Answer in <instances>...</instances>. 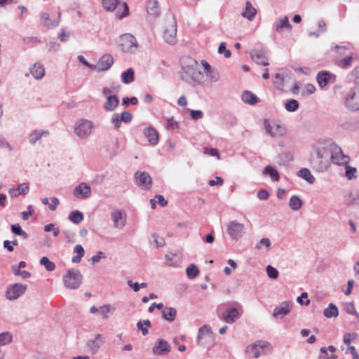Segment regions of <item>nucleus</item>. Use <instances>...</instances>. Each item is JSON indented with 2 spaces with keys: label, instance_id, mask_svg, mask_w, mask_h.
I'll list each match as a JSON object with an SVG mask.
<instances>
[{
  "label": "nucleus",
  "instance_id": "nucleus-1",
  "mask_svg": "<svg viewBox=\"0 0 359 359\" xmlns=\"http://www.w3.org/2000/svg\"><path fill=\"white\" fill-rule=\"evenodd\" d=\"M180 76L185 82L198 84H202L205 77L198 63L194 60H190L189 65L183 66Z\"/></svg>",
  "mask_w": 359,
  "mask_h": 359
},
{
  "label": "nucleus",
  "instance_id": "nucleus-2",
  "mask_svg": "<svg viewBox=\"0 0 359 359\" xmlns=\"http://www.w3.org/2000/svg\"><path fill=\"white\" fill-rule=\"evenodd\" d=\"M62 280L66 288L76 290L82 284L83 276L79 270L72 268L64 274Z\"/></svg>",
  "mask_w": 359,
  "mask_h": 359
},
{
  "label": "nucleus",
  "instance_id": "nucleus-3",
  "mask_svg": "<svg viewBox=\"0 0 359 359\" xmlns=\"http://www.w3.org/2000/svg\"><path fill=\"white\" fill-rule=\"evenodd\" d=\"M95 128L94 123L88 119L80 118L74 126V133L81 140L90 137Z\"/></svg>",
  "mask_w": 359,
  "mask_h": 359
},
{
  "label": "nucleus",
  "instance_id": "nucleus-4",
  "mask_svg": "<svg viewBox=\"0 0 359 359\" xmlns=\"http://www.w3.org/2000/svg\"><path fill=\"white\" fill-rule=\"evenodd\" d=\"M233 306L228 307L223 311L219 318L222 320L229 324H233L235 323L243 313V308L241 304L237 302H231Z\"/></svg>",
  "mask_w": 359,
  "mask_h": 359
},
{
  "label": "nucleus",
  "instance_id": "nucleus-5",
  "mask_svg": "<svg viewBox=\"0 0 359 359\" xmlns=\"http://www.w3.org/2000/svg\"><path fill=\"white\" fill-rule=\"evenodd\" d=\"M103 8L107 11L117 9L116 15L118 19H123L129 14V8L126 2L118 0H102Z\"/></svg>",
  "mask_w": 359,
  "mask_h": 359
},
{
  "label": "nucleus",
  "instance_id": "nucleus-6",
  "mask_svg": "<svg viewBox=\"0 0 359 359\" xmlns=\"http://www.w3.org/2000/svg\"><path fill=\"white\" fill-rule=\"evenodd\" d=\"M310 164L313 169L318 172H323L329 167V159L320 154L319 151L313 149L309 158Z\"/></svg>",
  "mask_w": 359,
  "mask_h": 359
},
{
  "label": "nucleus",
  "instance_id": "nucleus-7",
  "mask_svg": "<svg viewBox=\"0 0 359 359\" xmlns=\"http://www.w3.org/2000/svg\"><path fill=\"white\" fill-rule=\"evenodd\" d=\"M271 350V344L266 341L257 340L248 345L245 348L246 353L251 355L254 358H258L265 354V350Z\"/></svg>",
  "mask_w": 359,
  "mask_h": 359
},
{
  "label": "nucleus",
  "instance_id": "nucleus-8",
  "mask_svg": "<svg viewBox=\"0 0 359 359\" xmlns=\"http://www.w3.org/2000/svg\"><path fill=\"white\" fill-rule=\"evenodd\" d=\"M330 159L332 163L335 165H344L348 164L350 158L344 154L339 146L332 144L330 146Z\"/></svg>",
  "mask_w": 359,
  "mask_h": 359
},
{
  "label": "nucleus",
  "instance_id": "nucleus-9",
  "mask_svg": "<svg viewBox=\"0 0 359 359\" xmlns=\"http://www.w3.org/2000/svg\"><path fill=\"white\" fill-rule=\"evenodd\" d=\"M118 46L124 52L133 53L137 47V41L135 37L130 34H124L120 36Z\"/></svg>",
  "mask_w": 359,
  "mask_h": 359
},
{
  "label": "nucleus",
  "instance_id": "nucleus-10",
  "mask_svg": "<svg viewBox=\"0 0 359 359\" xmlns=\"http://www.w3.org/2000/svg\"><path fill=\"white\" fill-rule=\"evenodd\" d=\"M245 226L236 220L231 221L226 224V231L233 240H239L245 233Z\"/></svg>",
  "mask_w": 359,
  "mask_h": 359
},
{
  "label": "nucleus",
  "instance_id": "nucleus-11",
  "mask_svg": "<svg viewBox=\"0 0 359 359\" xmlns=\"http://www.w3.org/2000/svg\"><path fill=\"white\" fill-rule=\"evenodd\" d=\"M27 285L22 283H14L9 285L6 291V298L8 300H15L22 296L27 290Z\"/></svg>",
  "mask_w": 359,
  "mask_h": 359
},
{
  "label": "nucleus",
  "instance_id": "nucleus-12",
  "mask_svg": "<svg viewBox=\"0 0 359 359\" xmlns=\"http://www.w3.org/2000/svg\"><path fill=\"white\" fill-rule=\"evenodd\" d=\"M346 106L352 111L359 109V85L353 87L346 98Z\"/></svg>",
  "mask_w": 359,
  "mask_h": 359
},
{
  "label": "nucleus",
  "instance_id": "nucleus-13",
  "mask_svg": "<svg viewBox=\"0 0 359 359\" xmlns=\"http://www.w3.org/2000/svg\"><path fill=\"white\" fill-rule=\"evenodd\" d=\"M213 339L211 328L208 325H204L198 330L197 336V344L200 346H207L210 344Z\"/></svg>",
  "mask_w": 359,
  "mask_h": 359
},
{
  "label": "nucleus",
  "instance_id": "nucleus-14",
  "mask_svg": "<svg viewBox=\"0 0 359 359\" xmlns=\"http://www.w3.org/2000/svg\"><path fill=\"white\" fill-rule=\"evenodd\" d=\"M266 132L272 137H280L285 134L286 130L284 126L276 123L264 121Z\"/></svg>",
  "mask_w": 359,
  "mask_h": 359
},
{
  "label": "nucleus",
  "instance_id": "nucleus-15",
  "mask_svg": "<svg viewBox=\"0 0 359 359\" xmlns=\"http://www.w3.org/2000/svg\"><path fill=\"white\" fill-rule=\"evenodd\" d=\"M135 178L142 189L148 190L151 188L152 179L148 172L137 171L135 173Z\"/></svg>",
  "mask_w": 359,
  "mask_h": 359
},
{
  "label": "nucleus",
  "instance_id": "nucleus-16",
  "mask_svg": "<svg viewBox=\"0 0 359 359\" xmlns=\"http://www.w3.org/2000/svg\"><path fill=\"white\" fill-rule=\"evenodd\" d=\"M170 351L169 343L163 339H158L154 344L152 352L154 355H165Z\"/></svg>",
  "mask_w": 359,
  "mask_h": 359
},
{
  "label": "nucleus",
  "instance_id": "nucleus-17",
  "mask_svg": "<svg viewBox=\"0 0 359 359\" xmlns=\"http://www.w3.org/2000/svg\"><path fill=\"white\" fill-rule=\"evenodd\" d=\"M114 63V57L110 54L102 55L97 63L93 66L94 69L97 72L107 71L110 69Z\"/></svg>",
  "mask_w": 359,
  "mask_h": 359
},
{
  "label": "nucleus",
  "instance_id": "nucleus-18",
  "mask_svg": "<svg viewBox=\"0 0 359 359\" xmlns=\"http://www.w3.org/2000/svg\"><path fill=\"white\" fill-rule=\"evenodd\" d=\"M111 219L116 229H122L126 225V215L123 210H116L111 212Z\"/></svg>",
  "mask_w": 359,
  "mask_h": 359
},
{
  "label": "nucleus",
  "instance_id": "nucleus-19",
  "mask_svg": "<svg viewBox=\"0 0 359 359\" xmlns=\"http://www.w3.org/2000/svg\"><path fill=\"white\" fill-rule=\"evenodd\" d=\"M73 194L79 199H86L91 195V189L87 183L81 182L75 187Z\"/></svg>",
  "mask_w": 359,
  "mask_h": 359
},
{
  "label": "nucleus",
  "instance_id": "nucleus-20",
  "mask_svg": "<svg viewBox=\"0 0 359 359\" xmlns=\"http://www.w3.org/2000/svg\"><path fill=\"white\" fill-rule=\"evenodd\" d=\"M292 304L290 301H285L276 306L273 311V316L279 318L280 316L288 315L292 309Z\"/></svg>",
  "mask_w": 359,
  "mask_h": 359
},
{
  "label": "nucleus",
  "instance_id": "nucleus-21",
  "mask_svg": "<svg viewBox=\"0 0 359 359\" xmlns=\"http://www.w3.org/2000/svg\"><path fill=\"white\" fill-rule=\"evenodd\" d=\"M176 34H177V22L175 21L172 22L166 27L164 32L165 41L170 44H174L176 42Z\"/></svg>",
  "mask_w": 359,
  "mask_h": 359
},
{
  "label": "nucleus",
  "instance_id": "nucleus-22",
  "mask_svg": "<svg viewBox=\"0 0 359 359\" xmlns=\"http://www.w3.org/2000/svg\"><path fill=\"white\" fill-rule=\"evenodd\" d=\"M251 59L257 65H269L268 57L263 50H252L250 52Z\"/></svg>",
  "mask_w": 359,
  "mask_h": 359
},
{
  "label": "nucleus",
  "instance_id": "nucleus-23",
  "mask_svg": "<svg viewBox=\"0 0 359 359\" xmlns=\"http://www.w3.org/2000/svg\"><path fill=\"white\" fill-rule=\"evenodd\" d=\"M332 144V143H330L329 141H318L313 145V149L320 154H323V156L329 159L330 146Z\"/></svg>",
  "mask_w": 359,
  "mask_h": 359
},
{
  "label": "nucleus",
  "instance_id": "nucleus-24",
  "mask_svg": "<svg viewBox=\"0 0 359 359\" xmlns=\"http://www.w3.org/2000/svg\"><path fill=\"white\" fill-rule=\"evenodd\" d=\"M107 98V101L103 105L104 110L107 111H113L118 107L119 104V99L116 95L109 96Z\"/></svg>",
  "mask_w": 359,
  "mask_h": 359
},
{
  "label": "nucleus",
  "instance_id": "nucleus-25",
  "mask_svg": "<svg viewBox=\"0 0 359 359\" xmlns=\"http://www.w3.org/2000/svg\"><path fill=\"white\" fill-rule=\"evenodd\" d=\"M144 135L147 137L148 141L152 145H156L158 142V133L152 127H149L144 130Z\"/></svg>",
  "mask_w": 359,
  "mask_h": 359
},
{
  "label": "nucleus",
  "instance_id": "nucleus-26",
  "mask_svg": "<svg viewBox=\"0 0 359 359\" xmlns=\"http://www.w3.org/2000/svg\"><path fill=\"white\" fill-rule=\"evenodd\" d=\"M273 27L277 32H281L283 29H292V25L289 22L288 18L284 16L280 18L279 20L273 24Z\"/></svg>",
  "mask_w": 359,
  "mask_h": 359
},
{
  "label": "nucleus",
  "instance_id": "nucleus-27",
  "mask_svg": "<svg viewBox=\"0 0 359 359\" xmlns=\"http://www.w3.org/2000/svg\"><path fill=\"white\" fill-rule=\"evenodd\" d=\"M49 132L44 130H35L32 131L29 135V142L31 144H34L43 136H48Z\"/></svg>",
  "mask_w": 359,
  "mask_h": 359
},
{
  "label": "nucleus",
  "instance_id": "nucleus-28",
  "mask_svg": "<svg viewBox=\"0 0 359 359\" xmlns=\"http://www.w3.org/2000/svg\"><path fill=\"white\" fill-rule=\"evenodd\" d=\"M166 264L170 266H177L181 262V255L178 253L168 252L165 255Z\"/></svg>",
  "mask_w": 359,
  "mask_h": 359
},
{
  "label": "nucleus",
  "instance_id": "nucleus-29",
  "mask_svg": "<svg viewBox=\"0 0 359 359\" xmlns=\"http://www.w3.org/2000/svg\"><path fill=\"white\" fill-rule=\"evenodd\" d=\"M146 8L147 13L150 15L156 17L159 14L158 3L156 0H148L147 1Z\"/></svg>",
  "mask_w": 359,
  "mask_h": 359
},
{
  "label": "nucleus",
  "instance_id": "nucleus-30",
  "mask_svg": "<svg viewBox=\"0 0 359 359\" xmlns=\"http://www.w3.org/2000/svg\"><path fill=\"white\" fill-rule=\"evenodd\" d=\"M331 79V74L327 71L320 72L317 75V81L320 88L325 87Z\"/></svg>",
  "mask_w": 359,
  "mask_h": 359
},
{
  "label": "nucleus",
  "instance_id": "nucleus-31",
  "mask_svg": "<svg viewBox=\"0 0 359 359\" xmlns=\"http://www.w3.org/2000/svg\"><path fill=\"white\" fill-rule=\"evenodd\" d=\"M177 316V310L172 307H163L162 317L168 322H172Z\"/></svg>",
  "mask_w": 359,
  "mask_h": 359
},
{
  "label": "nucleus",
  "instance_id": "nucleus-32",
  "mask_svg": "<svg viewBox=\"0 0 359 359\" xmlns=\"http://www.w3.org/2000/svg\"><path fill=\"white\" fill-rule=\"evenodd\" d=\"M30 72L36 79H41L44 76L45 69L40 63H35L30 69Z\"/></svg>",
  "mask_w": 359,
  "mask_h": 359
},
{
  "label": "nucleus",
  "instance_id": "nucleus-33",
  "mask_svg": "<svg viewBox=\"0 0 359 359\" xmlns=\"http://www.w3.org/2000/svg\"><path fill=\"white\" fill-rule=\"evenodd\" d=\"M41 22L48 28H53L59 25L60 20H50L49 14L43 13L41 15Z\"/></svg>",
  "mask_w": 359,
  "mask_h": 359
},
{
  "label": "nucleus",
  "instance_id": "nucleus-34",
  "mask_svg": "<svg viewBox=\"0 0 359 359\" xmlns=\"http://www.w3.org/2000/svg\"><path fill=\"white\" fill-rule=\"evenodd\" d=\"M242 100L247 104L254 105L259 102V98L252 93L245 90L241 95Z\"/></svg>",
  "mask_w": 359,
  "mask_h": 359
},
{
  "label": "nucleus",
  "instance_id": "nucleus-35",
  "mask_svg": "<svg viewBox=\"0 0 359 359\" xmlns=\"http://www.w3.org/2000/svg\"><path fill=\"white\" fill-rule=\"evenodd\" d=\"M257 14L256 9L252 6L250 1H247L245 4V9L242 13V15L249 20H252Z\"/></svg>",
  "mask_w": 359,
  "mask_h": 359
},
{
  "label": "nucleus",
  "instance_id": "nucleus-36",
  "mask_svg": "<svg viewBox=\"0 0 359 359\" xmlns=\"http://www.w3.org/2000/svg\"><path fill=\"white\" fill-rule=\"evenodd\" d=\"M104 337L101 334H97L95 339L88 341V346L93 351H96L103 344Z\"/></svg>",
  "mask_w": 359,
  "mask_h": 359
},
{
  "label": "nucleus",
  "instance_id": "nucleus-37",
  "mask_svg": "<svg viewBox=\"0 0 359 359\" xmlns=\"http://www.w3.org/2000/svg\"><path fill=\"white\" fill-rule=\"evenodd\" d=\"M323 315L328 318H336L339 316V310L336 305L330 303L327 308L323 310Z\"/></svg>",
  "mask_w": 359,
  "mask_h": 359
},
{
  "label": "nucleus",
  "instance_id": "nucleus-38",
  "mask_svg": "<svg viewBox=\"0 0 359 359\" xmlns=\"http://www.w3.org/2000/svg\"><path fill=\"white\" fill-rule=\"evenodd\" d=\"M297 175L305 180L310 184L314 183L316 179L308 168H302L299 170Z\"/></svg>",
  "mask_w": 359,
  "mask_h": 359
},
{
  "label": "nucleus",
  "instance_id": "nucleus-39",
  "mask_svg": "<svg viewBox=\"0 0 359 359\" xmlns=\"http://www.w3.org/2000/svg\"><path fill=\"white\" fill-rule=\"evenodd\" d=\"M346 203L349 205L359 208V191L351 192L346 198Z\"/></svg>",
  "mask_w": 359,
  "mask_h": 359
},
{
  "label": "nucleus",
  "instance_id": "nucleus-40",
  "mask_svg": "<svg viewBox=\"0 0 359 359\" xmlns=\"http://www.w3.org/2000/svg\"><path fill=\"white\" fill-rule=\"evenodd\" d=\"M135 79L134 70L133 68H129L121 74V81L123 83L128 84L132 83Z\"/></svg>",
  "mask_w": 359,
  "mask_h": 359
},
{
  "label": "nucleus",
  "instance_id": "nucleus-41",
  "mask_svg": "<svg viewBox=\"0 0 359 359\" xmlns=\"http://www.w3.org/2000/svg\"><path fill=\"white\" fill-rule=\"evenodd\" d=\"M289 206L292 210L297 211L302 208V201L295 195L292 196L289 201Z\"/></svg>",
  "mask_w": 359,
  "mask_h": 359
},
{
  "label": "nucleus",
  "instance_id": "nucleus-42",
  "mask_svg": "<svg viewBox=\"0 0 359 359\" xmlns=\"http://www.w3.org/2000/svg\"><path fill=\"white\" fill-rule=\"evenodd\" d=\"M68 218L72 222L78 224L83 220L84 217L81 212L73 210L69 214Z\"/></svg>",
  "mask_w": 359,
  "mask_h": 359
},
{
  "label": "nucleus",
  "instance_id": "nucleus-43",
  "mask_svg": "<svg viewBox=\"0 0 359 359\" xmlns=\"http://www.w3.org/2000/svg\"><path fill=\"white\" fill-rule=\"evenodd\" d=\"M263 173L264 175H269L273 181L278 182L280 180L278 172L271 165H267L265 167Z\"/></svg>",
  "mask_w": 359,
  "mask_h": 359
},
{
  "label": "nucleus",
  "instance_id": "nucleus-44",
  "mask_svg": "<svg viewBox=\"0 0 359 359\" xmlns=\"http://www.w3.org/2000/svg\"><path fill=\"white\" fill-rule=\"evenodd\" d=\"M344 310L348 314L355 316L359 319V313L355 310L354 304L353 302H346L343 305Z\"/></svg>",
  "mask_w": 359,
  "mask_h": 359
},
{
  "label": "nucleus",
  "instance_id": "nucleus-45",
  "mask_svg": "<svg viewBox=\"0 0 359 359\" xmlns=\"http://www.w3.org/2000/svg\"><path fill=\"white\" fill-rule=\"evenodd\" d=\"M40 264L45 267L48 271H53L55 269V264L49 260L47 257H43L40 259Z\"/></svg>",
  "mask_w": 359,
  "mask_h": 359
},
{
  "label": "nucleus",
  "instance_id": "nucleus-46",
  "mask_svg": "<svg viewBox=\"0 0 359 359\" xmlns=\"http://www.w3.org/2000/svg\"><path fill=\"white\" fill-rule=\"evenodd\" d=\"M114 310H115V308L111 304H104L99 308V313L103 318L107 319L109 318L108 313Z\"/></svg>",
  "mask_w": 359,
  "mask_h": 359
},
{
  "label": "nucleus",
  "instance_id": "nucleus-47",
  "mask_svg": "<svg viewBox=\"0 0 359 359\" xmlns=\"http://www.w3.org/2000/svg\"><path fill=\"white\" fill-rule=\"evenodd\" d=\"M11 271L16 276H20L22 279L26 280L31 277V273L27 271H21L15 266H11Z\"/></svg>",
  "mask_w": 359,
  "mask_h": 359
},
{
  "label": "nucleus",
  "instance_id": "nucleus-48",
  "mask_svg": "<svg viewBox=\"0 0 359 359\" xmlns=\"http://www.w3.org/2000/svg\"><path fill=\"white\" fill-rule=\"evenodd\" d=\"M186 271H187V275L188 278L190 279H193V278H196L199 273V270H198V267L194 264H190L187 268Z\"/></svg>",
  "mask_w": 359,
  "mask_h": 359
},
{
  "label": "nucleus",
  "instance_id": "nucleus-49",
  "mask_svg": "<svg viewBox=\"0 0 359 359\" xmlns=\"http://www.w3.org/2000/svg\"><path fill=\"white\" fill-rule=\"evenodd\" d=\"M206 76L211 82H217L219 80V74L217 70L211 69L208 72H206Z\"/></svg>",
  "mask_w": 359,
  "mask_h": 359
},
{
  "label": "nucleus",
  "instance_id": "nucleus-50",
  "mask_svg": "<svg viewBox=\"0 0 359 359\" xmlns=\"http://www.w3.org/2000/svg\"><path fill=\"white\" fill-rule=\"evenodd\" d=\"M12 341V335L9 332H3L0 334V346H5Z\"/></svg>",
  "mask_w": 359,
  "mask_h": 359
},
{
  "label": "nucleus",
  "instance_id": "nucleus-51",
  "mask_svg": "<svg viewBox=\"0 0 359 359\" xmlns=\"http://www.w3.org/2000/svg\"><path fill=\"white\" fill-rule=\"evenodd\" d=\"M299 108V102L297 100L292 99L287 101L285 104V109L287 111L292 112L297 110Z\"/></svg>",
  "mask_w": 359,
  "mask_h": 359
},
{
  "label": "nucleus",
  "instance_id": "nucleus-52",
  "mask_svg": "<svg viewBox=\"0 0 359 359\" xmlns=\"http://www.w3.org/2000/svg\"><path fill=\"white\" fill-rule=\"evenodd\" d=\"M346 169V177L348 180H352L355 177V173L357 172V170L355 168L348 165V164L344 165Z\"/></svg>",
  "mask_w": 359,
  "mask_h": 359
},
{
  "label": "nucleus",
  "instance_id": "nucleus-53",
  "mask_svg": "<svg viewBox=\"0 0 359 359\" xmlns=\"http://www.w3.org/2000/svg\"><path fill=\"white\" fill-rule=\"evenodd\" d=\"M119 90V86H114L113 85L111 87H104L102 89V94L105 97H107L109 96H112L111 93L114 92H117Z\"/></svg>",
  "mask_w": 359,
  "mask_h": 359
},
{
  "label": "nucleus",
  "instance_id": "nucleus-54",
  "mask_svg": "<svg viewBox=\"0 0 359 359\" xmlns=\"http://www.w3.org/2000/svg\"><path fill=\"white\" fill-rule=\"evenodd\" d=\"M74 252H76L77 255L72 257V262L73 263H79L84 255V248H75Z\"/></svg>",
  "mask_w": 359,
  "mask_h": 359
},
{
  "label": "nucleus",
  "instance_id": "nucleus-55",
  "mask_svg": "<svg viewBox=\"0 0 359 359\" xmlns=\"http://www.w3.org/2000/svg\"><path fill=\"white\" fill-rule=\"evenodd\" d=\"M266 273L268 276L272 279H276L278 277V271L271 265L266 266Z\"/></svg>",
  "mask_w": 359,
  "mask_h": 359
},
{
  "label": "nucleus",
  "instance_id": "nucleus-56",
  "mask_svg": "<svg viewBox=\"0 0 359 359\" xmlns=\"http://www.w3.org/2000/svg\"><path fill=\"white\" fill-rule=\"evenodd\" d=\"M151 243H155L156 247H163L165 244L164 238L156 234L152 235Z\"/></svg>",
  "mask_w": 359,
  "mask_h": 359
},
{
  "label": "nucleus",
  "instance_id": "nucleus-57",
  "mask_svg": "<svg viewBox=\"0 0 359 359\" xmlns=\"http://www.w3.org/2000/svg\"><path fill=\"white\" fill-rule=\"evenodd\" d=\"M218 53L219 54L224 53V57L226 58H229L231 57V51L226 48V43L224 42L220 43L219 47H218Z\"/></svg>",
  "mask_w": 359,
  "mask_h": 359
},
{
  "label": "nucleus",
  "instance_id": "nucleus-58",
  "mask_svg": "<svg viewBox=\"0 0 359 359\" xmlns=\"http://www.w3.org/2000/svg\"><path fill=\"white\" fill-rule=\"evenodd\" d=\"M203 153L206 155L216 157L217 159H220V155L217 149L205 147L203 149Z\"/></svg>",
  "mask_w": 359,
  "mask_h": 359
},
{
  "label": "nucleus",
  "instance_id": "nucleus-59",
  "mask_svg": "<svg viewBox=\"0 0 359 359\" xmlns=\"http://www.w3.org/2000/svg\"><path fill=\"white\" fill-rule=\"evenodd\" d=\"M283 79L284 78L282 74L279 73L276 74L273 83L279 89H281L284 86Z\"/></svg>",
  "mask_w": 359,
  "mask_h": 359
},
{
  "label": "nucleus",
  "instance_id": "nucleus-60",
  "mask_svg": "<svg viewBox=\"0 0 359 359\" xmlns=\"http://www.w3.org/2000/svg\"><path fill=\"white\" fill-rule=\"evenodd\" d=\"M357 337V333H346L344 336V344L348 345L351 343L352 341L355 339Z\"/></svg>",
  "mask_w": 359,
  "mask_h": 359
},
{
  "label": "nucleus",
  "instance_id": "nucleus-61",
  "mask_svg": "<svg viewBox=\"0 0 359 359\" xmlns=\"http://www.w3.org/2000/svg\"><path fill=\"white\" fill-rule=\"evenodd\" d=\"M111 122L116 129L119 128L122 122L120 115L118 114H114L111 118Z\"/></svg>",
  "mask_w": 359,
  "mask_h": 359
},
{
  "label": "nucleus",
  "instance_id": "nucleus-62",
  "mask_svg": "<svg viewBox=\"0 0 359 359\" xmlns=\"http://www.w3.org/2000/svg\"><path fill=\"white\" fill-rule=\"evenodd\" d=\"M353 57L348 56L340 60V66L344 69L349 67L351 65Z\"/></svg>",
  "mask_w": 359,
  "mask_h": 359
},
{
  "label": "nucleus",
  "instance_id": "nucleus-63",
  "mask_svg": "<svg viewBox=\"0 0 359 359\" xmlns=\"http://www.w3.org/2000/svg\"><path fill=\"white\" fill-rule=\"evenodd\" d=\"M18 194L26 195L29 191V187L27 183L20 184L18 187Z\"/></svg>",
  "mask_w": 359,
  "mask_h": 359
},
{
  "label": "nucleus",
  "instance_id": "nucleus-64",
  "mask_svg": "<svg viewBox=\"0 0 359 359\" xmlns=\"http://www.w3.org/2000/svg\"><path fill=\"white\" fill-rule=\"evenodd\" d=\"M166 127L168 130H175L177 128V123L174 120L173 117L166 118Z\"/></svg>",
  "mask_w": 359,
  "mask_h": 359
}]
</instances>
